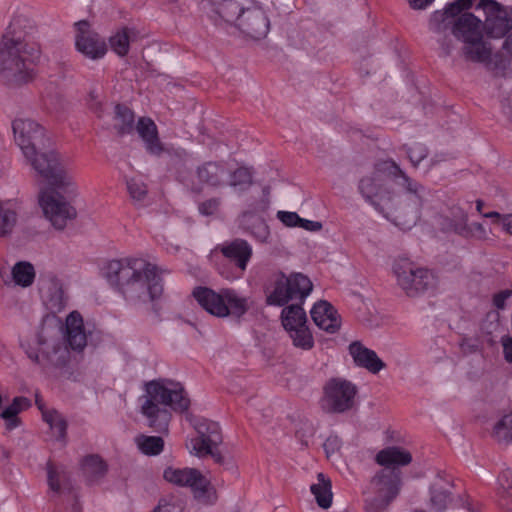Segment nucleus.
Segmentation results:
<instances>
[{
  "mask_svg": "<svg viewBox=\"0 0 512 512\" xmlns=\"http://www.w3.org/2000/svg\"><path fill=\"white\" fill-rule=\"evenodd\" d=\"M14 139L32 168L51 186L65 188L73 185L67 166L54 150H44L49 142L44 128L26 118L12 123Z\"/></svg>",
  "mask_w": 512,
  "mask_h": 512,
  "instance_id": "f257e3e1",
  "label": "nucleus"
},
{
  "mask_svg": "<svg viewBox=\"0 0 512 512\" xmlns=\"http://www.w3.org/2000/svg\"><path fill=\"white\" fill-rule=\"evenodd\" d=\"M107 281L132 303L159 299L163 284L156 265L140 258L111 260L104 269Z\"/></svg>",
  "mask_w": 512,
  "mask_h": 512,
  "instance_id": "f03ea898",
  "label": "nucleus"
},
{
  "mask_svg": "<svg viewBox=\"0 0 512 512\" xmlns=\"http://www.w3.org/2000/svg\"><path fill=\"white\" fill-rule=\"evenodd\" d=\"M472 0H456L444 11H435L430 19V27L435 32H444L451 27L452 34L463 42L462 55L467 61L485 63L490 60L491 47L483 40L481 21L472 13H463L469 9Z\"/></svg>",
  "mask_w": 512,
  "mask_h": 512,
  "instance_id": "7ed1b4c3",
  "label": "nucleus"
},
{
  "mask_svg": "<svg viewBox=\"0 0 512 512\" xmlns=\"http://www.w3.org/2000/svg\"><path fill=\"white\" fill-rule=\"evenodd\" d=\"M388 179H393L397 185L419 199L422 197L424 187L408 177L396 162L385 160L376 163L370 173L360 178L358 191L367 203L385 216L394 208L393 194L386 187Z\"/></svg>",
  "mask_w": 512,
  "mask_h": 512,
  "instance_id": "20e7f679",
  "label": "nucleus"
},
{
  "mask_svg": "<svg viewBox=\"0 0 512 512\" xmlns=\"http://www.w3.org/2000/svg\"><path fill=\"white\" fill-rule=\"evenodd\" d=\"M141 400V413L147 418L148 426L159 433L168 431L171 413L167 407L183 413L190 406L182 384L164 379L148 382Z\"/></svg>",
  "mask_w": 512,
  "mask_h": 512,
  "instance_id": "39448f33",
  "label": "nucleus"
},
{
  "mask_svg": "<svg viewBox=\"0 0 512 512\" xmlns=\"http://www.w3.org/2000/svg\"><path fill=\"white\" fill-rule=\"evenodd\" d=\"M40 56V48H23L1 44L0 81L9 87H18L34 77V61Z\"/></svg>",
  "mask_w": 512,
  "mask_h": 512,
  "instance_id": "423d86ee",
  "label": "nucleus"
},
{
  "mask_svg": "<svg viewBox=\"0 0 512 512\" xmlns=\"http://www.w3.org/2000/svg\"><path fill=\"white\" fill-rule=\"evenodd\" d=\"M222 23L236 26L247 36L253 39H262L267 36L270 21L263 8L253 0H237L225 7V17Z\"/></svg>",
  "mask_w": 512,
  "mask_h": 512,
  "instance_id": "0eeeda50",
  "label": "nucleus"
},
{
  "mask_svg": "<svg viewBox=\"0 0 512 512\" xmlns=\"http://www.w3.org/2000/svg\"><path fill=\"white\" fill-rule=\"evenodd\" d=\"M312 289L311 280L302 273L287 276L283 272H276L271 275L266 286V302L274 306H284L292 300L303 302Z\"/></svg>",
  "mask_w": 512,
  "mask_h": 512,
  "instance_id": "6e6552de",
  "label": "nucleus"
},
{
  "mask_svg": "<svg viewBox=\"0 0 512 512\" xmlns=\"http://www.w3.org/2000/svg\"><path fill=\"white\" fill-rule=\"evenodd\" d=\"M400 486V470L382 468L371 479L365 491L366 509L369 512H383L398 495Z\"/></svg>",
  "mask_w": 512,
  "mask_h": 512,
  "instance_id": "1a4fd4ad",
  "label": "nucleus"
},
{
  "mask_svg": "<svg viewBox=\"0 0 512 512\" xmlns=\"http://www.w3.org/2000/svg\"><path fill=\"white\" fill-rule=\"evenodd\" d=\"M357 386L340 377L330 378L323 386L321 409L328 414H342L352 410L356 404Z\"/></svg>",
  "mask_w": 512,
  "mask_h": 512,
  "instance_id": "9d476101",
  "label": "nucleus"
},
{
  "mask_svg": "<svg viewBox=\"0 0 512 512\" xmlns=\"http://www.w3.org/2000/svg\"><path fill=\"white\" fill-rule=\"evenodd\" d=\"M393 272L398 285L408 296H416L434 285V276L429 270L416 267L405 258L395 261Z\"/></svg>",
  "mask_w": 512,
  "mask_h": 512,
  "instance_id": "9b49d317",
  "label": "nucleus"
},
{
  "mask_svg": "<svg viewBox=\"0 0 512 512\" xmlns=\"http://www.w3.org/2000/svg\"><path fill=\"white\" fill-rule=\"evenodd\" d=\"M39 205L42 208L44 216L50 221L52 226L58 230H63L68 222L73 221L77 216L76 209L66 198L52 189L40 192Z\"/></svg>",
  "mask_w": 512,
  "mask_h": 512,
  "instance_id": "f8f14e48",
  "label": "nucleus"
},
{
  "mask_svg": "<svg viewBox=\"0 0 512 512\" xmlns=\"http://www.w3.org/2000/svg\"><path fill=\"white\" fill-rule=\"evenodd\" d=\"M476 9L485 14L484 28L492 38H502L512 29V18L502 5L494 0H480Z\"/></svg>",
  "mask_w": 512,
  "mask_h": 512,
  "instance_id": "ddd939ff",
  "label": "nucleus"
},
{
  "mask_svg": "<svg viewBox=\"0 0 512 512\" xmlns=\"http://www.w3.org/2000/svg\"><path fill=\"white\" fill-rule=\"evenodd\" d=\"M75 28L77 50L92 60L104 57L107 52V45L99 34L91 30L89 22L86 20L78 21L75 23Z\"/></svg>",
  "mask_w": 512,
  "mask_h": 512,
  "instance_id": "4468645a",
  "label": "nucleus"
},
{
  "mask_svg": "<svg viewBox=\"0 0 512 512\" xmlns=\"http://www.w3.org/2000/svg\"><path fill=\"white\" fill-rule=\"evenodd\" d=\"M190 422L197 432V437L190 439L186 444L190 453L210 446H219L222 443V434L218 423L195 417L190 418Z\"/></svg>",
  "mask_w": 512,
  "mask_h": 512,
  "instance_id": "2eb2a0df",
  "label": "nucleus"
},
{
  "mask_svg": "<svg viewBox=\"0 0 512 512\" xmlns=\"http://www.w3.org/2000/svg\"><path fill=\"white\" fill-rule=\"evenodd\" d=\"M166 481L180 487H190L197 497L204 495L209 482L195 468L167 467L163 472Z\"/></svg>",
  "mask_w": 512,
  "mask_h": 512,
  "instance_id": "dca6fc26",
  "label": "nucleus"
},
{
  "mask_svg": "<svg viewBox=\"0 0 512 512\" xmlns=\"http://www.w3.org/2000/svg\"><path fill=\"white\" fill-rule=\"evenodd\" d=\"M195 175L201 184L218 189L227 186L229 167L224 161H206L196 167Z\"/></svg>",
  "mask_w": 512,
  "mask_h": 512,
  "instance_id": "f3484780",
  "label": "nucleus"
},
{
  "mask_svg": "<svg viewBox=\"0 0 512 512\" xmlns=\"http://www.w3.org/2000/svg\"><path fill=\"white\" fill-rule=\"evenodd\" d=\"M34 29L35 25L32 19L22 14L16 15L8 25L1 44L30 48L31 46L27 43L26 38Z\"/></svg>",
  "mask_w": 512,
  "mask_h": 512,
  "instance_id": "a211bd4d",
  "label": "nucleus"
},
{
  "mask_svg": "<svg viewBox=\"0 0 512 512\" xmlns=\"http://www.w3.org/2000/svg\"><path fill=\"white\" fill-rule=\"evenodd\" d=\"M193 295L199 305L211 315L217 317L228 316V310L224 304V289L217 293L207 287H198L194 290Z\"/></svg>",
  "mask_w": 512,
  "mask_h": 512,
  "instance_id": "6ab92c4d",
  "label": "nucleus"
},
{
  "mask_svg": "<svg viewBox=\"0 0 512 512\" xmlns=\"http://www.w3.org/2000/svg\"><path fill=\"white\" fill-rule=\"evenodd\" d=\"M311 317L314 323L322 330L335 333L341 325L340 317L336 309L327 301H319L311 309Z\"/></svg>",
  "mask_w": 512,
  "mask_h": 512,
  "instance_id": "aec40b11",
  "label": "nucleus"
},
{
  "mask_svg": "<svg viewBox=\"0 0 512 512\" xmlns=\"http://www.w3.org/2000/svg\"><path fill=\"white\" fill-rule=\"evenodd\" d=\"M221 253L237 268L244 272L247 264L252 257V247L246 240L235 239L230 242H225L218 247Z\"/></svg>",
  "mask_w": 512,
  "mask_h": 512,
  "instance_id": "412c9836",
  "label": "nucleus"
},
{
  "mask_svg": "<svg viewBox=\"0 0 512 512\" xmlns=\"http://www.w3.org/2000/svg\"><path fill=\"white\" fill-rule=\"evenodd\" d=\"M349 353L357 366L367 369L370 373L376 374L386 366L375 351L365 347L359 341L349 345Z\"/></svg>",
  "mask_w": 512,
  "mask_h": 512,
  "instance_id": "4be33fe9",
  "label": "nucleus"
},
{
  "mask_svg": "<svg viewBox=\"0 0 512 512\" xmlns=\"http://www.w3.org/2000/svg\"><path fill=\"white\" fill-rule=\"evenodd\" d=\"M135 129L144 142L145 149L149 154L160 156L164 152V146L159 139L158 129L153 120L141 117Z\"/></svg>",
  "mask_w": 512,
  "mask_h": 512,
  "instance_id": "5701e85b",
  "label": "nucleus"
},
{
  "mask_svg": "<svg viewBox=\"0 0 512 512\" xmlns=\"http://www.w3.org/2000/svg\"><path fill=\"white\" fill-rule=\"evenodd\" d=\"M377 464L383 468L398 469L412 462L411 453L399 446H390L380 450L375 457Z\"/></svg>",
  "mask_w": 512,
  "mask_h": 512,
  "instance_id": "b1692460",
  "label": "nucleus"
},
{
  "mask_svg": "<svg viewBox=\"0 0 512 512\" xmlns=\"http://www.w3.org/2000/svg\"><path fill=\"white\" fill-rule=\"evenodd\" d=\"M67 341L76 351H82L87 344V337L83 328V319L78 312H72L66 320Z\"/></svg>",
  "mask_w": 512,
  "mask_h": 512,
  "instance_id": "393cba45",
  "label": "nucleus"
},
{
  "mask_svg": "<svg viewBox=\"0 0 512 512\" xmlns=\"http://www.w3.org/2000/svg\"><path fill=\"white\" fill-rule=\"evenodd\" d=\"M451 488L452 485L450 483L441 479L432 485L430 490L431 509L436 512H442L448 507L452 501Z\"/></svg>",
  "mask_w": 512,
  "mask_h": 512,
  "instance_id": "a878e982",
  "label": "nucleus"
},
{
  "mask_svg": "<svg viewBox=\"0 0 512 512\" xmlns=\"http://www.w3.org/2000/svg\"><path fill=\"white\" fill-rule=\"evenodd\" d=\"M137 38L138 32L135 29L123 27L110 36L109 44L118 56L123 57L128 54L130 43Z\"/></svg>",
  "mask_w": 512,
  "mask_h": 512,
  "instance_id": "bb28decb",
  "label": "nucleus"
},
{
  "mask_svg": "<svg viewBox=\"0 0 512 512\" xmlns=\"http://www.w3.org/2000/svg\"><path fill=\"white\" fill-rule=\"evenodd\" d=\"M317 480L318 482L310 487L311 493L314 495L319 507L328 509L332 504L333 498L331 481L323 473H318Z\"/></svg>",
  "mask_w": 512,
  "mask_h": 512,
  "instance_id": "cd10ccee",
  "label": "nucleus"
},
{
  "mask_svg": "<svg viewBox=\"0 0 512 512\" xmlns=\"http://www.w3.org/2000/svg\"><path fill=\"white\" fill-rule=\"evenodd\" d=\"M242 226L260 242H266L269 237V228L265 221L252 212H244L241 217Z\"/></svg>",
  "mask_w": 512,
  "mask_h": 512,
  "instance_id": "c85d7f7f",
  "label": "nucleus"
},
{
  "mask_svg": "<svg viewBox=\"0 0 512 512\" xmlns=\"http://www.w3.org/2000/svg\"><path fill=\"white\" fill-rule=\"evenodd\" d=\"M134 113L128 107L118 104L115 107L114 128L118 135L130 134L135 129Z\"/></svg>",
  "mask_w": 512,
  "mask_h": 512,
  "instance_id": "c756f323",
  "label": "nucleus"
},
{
  "mask_svg": "<svg viewBox=\"0 0 512 512\" xmlns=\"http://www.w3.org/2000/svg\"><path fill=\"white\" fill-rule=\"evenodd\" d=\"M283 327L286 331L306 326L307 316L300 304L286 306L281 313Z\"/></svg>",
  "mask_w": 512,
  "mask_h": 512,
  "instance_id": "7c9ffc66",
  "label": "nucleus"
},
{
  "mask_svg": "<svg viewBox=\"0 0 512 512\" xmlns=\"http://www.w3.org/2000/svg\"><path fill=\"white\" fill-rule=\"evenodd\" d=\"M82 471L89 483H94L104 477L107 472V465L97 455H90L82 461Z\"/></svg>",
  "mask_w": 512,
  "mask_h": 512,
  "instance_id": "2f4dec72",
  "label": "nucleus"
},
{
  "mask_svg": "<svg viewBox=\"0 0 512 512\" xmlns=\"http://www.w3.org/2000/svg\"><path fill=\"white\" fill-rule=\"evenodd\" d=\"M223 297H225L224 304L227 307L228 315L241 317L249 308L248 299L233 289H224Z\"/></svg>",
  "mask_w": 512,
  "mask_h": 512,
  "instance_id": "473e14b6",
  "label": "nucleus"
},
{
  "mask_svg": "<svg viewBox=\"0 0 512 512\" xmlns=\"http://www.w3.org/2000/svg\"><path fill=\"white\" fill-rule=\"evenodd\" d=\"M20 402H25L26 406H30L29 399L25 397H15L13 402L7 408L4 410L0 409V417L5 420L7 430H13L20 424V420L17 416L22 410Z\"/></svg>",
  "mask_w": 512,
  "mask_h": 512,
  "instance_id": "72a5a7b5",
  "label": "nucleus"
},
{
  "mask_svg": "<svg viewBox=\"0 0 512 512\" xmlns=\"http://www.w3.org/2000/svg\"><path fill=\"white\" fill-rule=\"evenodd\" d=\"M253 183L252 173L246 167H239L234 170L229 168V178L227 186H230L239 191L248 189Z\"/></svg>",
  "mask_w": 512,
  "mask_h": 512,
  "instance_id": "f704fd0d",
  "label": "nucleus"
},
{
  "mask_svg": "<svg viewBox=\"0 0 512 512\" xmlns=\"http://www.w3.org/2000/svg\"><path fill=\"white\" fill-rule=\"evenodd\" d=\"M12 276L16 284L28 287L35 278L34 267L29 262H18L12 269Z\"/></svg>",
  "mask_w": 512,
  "mask_h": 512,
  "instance_id": "c9c22d12",
  "label": "nucleus"
},
{
  "mask_svg": "<svg viewBox=\"0 0 512 512\" xmlns=\"http://www.w3.org/2000/svg\"><path fill=\"white\" fill-rule=\"evenodd\" d=\"M451 220L450 228L458 235H468L471 230L468 227V214L458 205L450 209Z\"/></svg>",
  "mask_w": 512,
  "mask_h": 512,
  "instance_id": "e433bc0d",
  "label": "nucleus"
},
{
  "mask_svg": "<svg viewBox=\"0 0 512 512\" xmlns=\"http://www.w3.org/2000/svg\"><path fill=\"white\" fill-rule=\"evenodd\" d=\"M48 485L54 492H60L61 487L69 484V474L64 468H56L52 464H47Z\"/></svg>",
  "mask_w": 512,
  "mask_h": 512,
  "instance_id": "4c0bfd02",
  "label": "nucleus"
},
{
  "mask_svg": "<svg viewBox=\"0 0 512 512\" xmlns=\"http://www.w3.org/2000/svg\"><path fill=\"white\" fill-rule=\"evenodd\" d=\"M292 339L293 345L302 350H310L314 346V339L307 325L287 331Z\"/></svg>",
  "mask_w": 512,
  "mask_h": 512,
  "instance_id": "58836bf2",
  "label": "nucleus"
},
{
  "mask_svg": "<svg viewBox=\"0 0 512 512\" xmlns=\"http://www.w3.org/2000/svg\"><path fill=\"white\" fill-rule=\"evenodd\" d=\"M42 417L43 420L56 433L59 439L65 438L67 422L60 413H58L56 410L44 411Z\"/></svg>",
  "mask_w": 512,
  "mask_h": 512,
  "instance_id": "ea45409f",
  "label": "nucleus"
},
{
  "mask_svg": "<svg viewBox=\"0 0 512 512\" xmlns=\"http://www.w3.org/2000/svg\"><path fill=\"white\" fill-rule=\"evenodd\" d=\"M17 214L7 204L0 202V236L10 234L16 225Z\"/></svg>",
  "mask_w": 512,
  "mask_h": 512,
  "instance_id": "a19ab883",
  "label": "nucleus"
},
{
  "mask_svg": "<svg viewBox=\"0 0 512 512\" xmlns=\"http://www.w3.org/2000/svg\"><path fill=\"white\" fill-rule=\"evenodd\" d=\"M139 449L146 455H157L164 447V442L158 436H140L137 438Z\"/></svg>",
  "mask_w": 512,
  "mask_h": 512,
  "instance_id": "79ce46f5",
  "label": "nucleus"
},
{
  "mask_svg": "<svg viewBox=\"0 0 512 512\" xmlns=\"http://www.w3.org/2000/svg\"><path fill=\"white\" fill-rule=\"evenodd\" d=\"M494 436L498 442H512V412L506 414L494 427Z\"/></svg>",
  "mask_w": 512,
  "mask_h": 512,
  "instance_id": "37998d69",
  "label": "nucleus"
},
{
  "mask_svg": "<svg viewBox=\"0 0 512 512\" xmlns=\"http://www.w3.org/2000/svg\"><path fill=\"white\" fill-rule=\"evenodd\" d=\"M127 190L132 200L137 203H142L147 196L146 184L136 178L127 181Z\"/></svg>",
  "mask_w": 512,
  "mask_h": 512,
  "instance_id": "c03bdc74",
  "label": "nucleus"
},
{
  "mask_svg": "<svg viewBox=\"0 0 512 512\" xmlns=\"http://www.w3.org/2000/svg\"><path fill=\"white\" fill-rule=\"evenodd\" d=\"M210 4V18L216 23L221 24L222 19L225 17V7L229 3L236 2L237 0H207Z\"/></svg>",
  "mask_w": 512,
  "mask_h": 512,
  "instance_id": "a18cd8bd",
  "label": "nucleus"
},
{
  "mask_svg": "<svg viewBox=\"0 0 512 512\" xmlns=\"http://www.w3.org/2000/svg\"><path fill=\"white\" fill-rule=\"evenodd\" d=\"M499 485L507 497L511 498V503L508 501L501 505L508 510H512V470L503 471L498 478Z\"/></svg>",
  "mask_w": 512,
  "mask_h": 512,
  "instance_id": "49530a36",
  "label": "nucleus"
},
{
  "mask_svg": "<svg viewBox=\"0 0 512 512\" xmlns=\"http://www.w3.org/2000/svg\"><path fill=\"white\" fill-rule=\"evenodd\" d=\"M408 157L414 166H417L423 159L427 157V148L420 143H415L407 149Z\"/></svg>",
  "mask_w": 512,
  "mask_h": 512,
  "instance_id": "de8ad7c7",
  "label": "nucleus"
},
{
  "mask_svg": "<svg viewBox=\"0 0 512 512\" xmlns=\"http://www.w3.org/2000/svg\"><path fill=\"white\" fill-rule=\"evenodd\" d=\"M221 199L218 197L209 198L198 205L200 214L204 216H212L219 211Z\"/></svg>",
  "mask_w": 512,
  "mask_h": 512,
  "instance_id": "09e8293b",
  "label": "nucleus"
},
{
  "mask_svg": "<svg viewBox=\"0 0 512 512\" xmlns=\"http://www.w3.org/2000/svg\"><path fill=\"white\" fill-rule=\"evenodd\" d=\"M191 454L195 455L199 458H203V457L210 455L217 464H219V465L226 464V458L218 450V446L206 447V448L200 449L196 452H193Z\"/></svg>",
  "mask_w": 512,
  "mask_h": 512,
  "instance_id": "8fccbe9b",
  "label": "nucleus"
},
{
  "mask_svg": "<svg viewBox=\"0 0 512 512\" xmlns=\"http://www.w3.org/2000/svg\"><path fill=\"white\" fill-rule=\"evenodd\" d=\"M277 217L287 227H297L300 221L296 212L278 211Z\"/></svg>",
  "mask_w": 512,
  "mask_h": 512,
  "instance_id": "3c124183",
  "label": "nucleus"
},
{
  "mask_svg": "<svg viewBox=\"0 0 512 512\" xmlns=\"http://www.w3.org/2000/svg\"><path fill=\"white\" fill-rule=\"evenodd\" d=\"M341 447V440L338 436H329L324 442V449L329 457L331 454L337 452Z\"/></svg>",
  "mask_w": 512,
  "mask_h": 512,
  "instance_id": "603ef678",
  "label": "nucleus"
},
{
  "mask_svg": "<svg viewBox=\"0 0 512 512\" xmlns=\"http://www.w3.org/2000/svg\"><path fill=\"white\" fill-rule=\"evenodd\" d=\"M512 292L510 290H503L496 293L493 296V305L497 309H504L506 307V301L511 296Z\"/></svg>",
  "mask_w": 512,
  "mask_h": 512,
  "instance_id": "864d4df0",
  "label": "nucleus"
},
{
  "mask_svg": "<svg viewBox=\"0 0 512 512\" xmlns=\"http://www.w3.org/2000/svg\"><path fill=\"white\" fill-rule=\"evenodd\" d=\"M471 232L468 235H462L463 237H478L480 239L486 238V230L481 223L468 224Z\"/></svg>",
  "mask_w": 512,
  "mask_h": 512,
  "instance_id": "5fc2aeb1",
  "label": "nucleus"
},
{
  "mask_svg": "<svg viewBox=\"0 0 512 512\" xmlns=\"http://www.w3.org/2000/svg\"><path fill=\"white\" fill-rule=\"evenodd\" d=\"M297 227L303 228L307 231H319L322 229V223L319 221H311L300 217V221Z\"/></svg>",
  "mask_w": 512,
  "mask_h": 512,
  "instance_id": "6e6d98bb",
  "label": "nucleus"
},
{
  "mask_svg": "<svg viewBox=\"0 0 512 512\" xmlns=\"http://www.w3.org/2000/svg\"><path fill=\"white\" fill-rule=\"evenodd\" d=\"M501 342L505 360L509 363H512V337H503Z\"/></svg>",
  "mask_w": 512,
  "mask_h": 512,
  "instance_id": "4d7b16f0",
  "label": "nucleus"
},
{
  "mask_svg": "<svg viewBox=\"0 0 512 512\" xmlns=\"http://www.w3.org/2000/svg\"><path fill=\"white\" fill-rule=\"evenodd\" d=\"M434 0H408L412 9L421 10L429 6Z\"/></svg>",
  "mask_w": 512,
  "mask_h": 512,
  "instance_id": "13d9d810",
  "label": "nucleus"
},
{
  "mask_svg": "<svg viewBox=\"0 0 512 512\" xmlns=\"http://www.w3.org/2000/svg\"><path fill=\"white\" fill-rule=\"evenodd\" d=\"M40 349H33V348H27L26 349V353L28 355V357L36 362V363H40Z\"/></svg>",
  "mask_w": 512,
  "mask_h": 512,
  "instance_id": "bf43d9fd",
  "label": "nucleus"
},
{
  "mask_svg": "<svg viewBox=\"0 0 512 512\" xmlns=\"http://www.w3.org/2000/svg\"><path fill=\"white\" fill-rule=\"evenodd\" d=\"M503 228L512 235V214L506 215L502 219Z\"/></svg>",
  "mask_w": 512,
  "mask_h": 512,
  "instance_id": "052dcab7",
  "label": "nucleus"
},
{
  "mask_svg": "<svg viewBox=\"0 0 512 512\" xmlns=\"http://www.w3.org/2000/svg\"><path fill=\"white\" fill-rule=\"evenodd\" d=\"M154 512H176V508L171 504H160L154 509Z\"/></svg>",
  "mask_w": 512,
  "mask_h": 512,
  "instance_id": "680f3d73",
  "label": "nucleus"
},
{
  "mask_svg": "<svg viewBox=\"0 0 512 512\" xmlns=\"http://www.w3.org/2000/svg\"><path fill=\"white\" fill-rule=\"evenodd\" d=\"M35 404L37 405L38 409L43 413L44 411H46L44 409V403H43V400L41 398V396L36 393L35 395Z\"/></svg>",
  "mask_w": 512,
  "mask_h": 512,
  "instance_id": "e2e57ef3",
  "label": "nucleus"
},
{
  "mask_svg": "<svg viewBox=\"0 0 512 512\" xmlns=\"http://www.w3.org/2000/svg\"><path fill=\"white\" fill-rule=\"evenodd\" d=\"M35 342L39 345V346H42L46 343V340L45 338L40 334L38 333L36 335V338H35Z\"/></svg>",
  "mask_w": 512,
  "mask_h": 512,
  "instance_id": "0e129e2a",
  "label": "nucleus"
},
{
  "mask_svg": "<svg viewBox=\"0 0 512 512\" xmlns=\"http://www.w3.org/2000/svg\"><path fill=\"white\" fill-rule=\"evenodd\" d=\"M483 216L486 217V218H500L501 217V215L498 212H495V211L489 212V213H485V214H483Z\"/></svg>",
  "mask_w": 512,
  "mask_h": 512,
  "instance_id": "69168bd1",
  "label": "nucleus"
},
{
  "mask_svg": "<svg viewBox=\"0 0 512 512\" xmlns=\"http://www.w3.org/2000/svg\"><path fill=\"white\" fill-rule=\"evenodd\" d=\"M483 205H484V202L482 200L479 199V200L476 201V210L479 213L482 212Z\"/></svg>",
  "mask_w": 512,
  "mask_h": 512,
  "instance_id": "338daca9",
  "label": "nucleus"
},
{
  "mask_svg": "<svg viewBox=\"0 0 512 512\" xmlns=\"http://www.w3.org/2000/svg\"><path fill=\"white\" fill-rule=\"evenodd\" d=\"M443 49H444L446 55H450L451 49L449 46H445V47H443Z\"/></svg>",
  "mask_w": 512,
  "mask_h": 512,
  "instance_id": "774afa93",
  "label": "nucleus"
}]
</instances>
